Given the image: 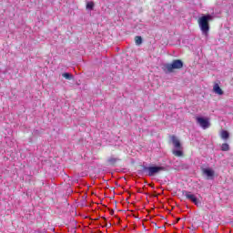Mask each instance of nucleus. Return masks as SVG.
I'll list each match as a JSON object with an SVG mask.
<instances>
[{"instance_id":"obj_1","label":"nucleus","mask_w":233,"mask_h":233,"mask_svg":"<svg viewBox=\"0 0 233 233\" xmlns=\"http://www.w3.org/2000/svg\"><path fill=\"white\" fill-rule=\"evenodd\" d=\"M183 68V61L179 59L173 60L172 63H166L162 66L165 74H172L174 70H181Z\"/></svg>"},{"instance_id":"obj_2","label":"nucleus","mask_w":233,"mask_h":233,"mask_svg":"<svg viewBox=\"0 0 233 233\" xmlns=\"http://www.w3.org/2000/svg\"><path fill=\"white\" fill-rule=\"evenodd\" d=\"M209 21H212L211 15H205L198 18V26L203 35H208V32L210 31V25H208Z\"/></svg>"},{"instance_id":"obj_3","label":"nucleus","mask_w":233,"mask_h":233,"mask_svg":"<svg viewBox=\"0 0 233 233\" xmlns=\"http://www.w3.org/2000/svg\"><path fill=\"white\" fill-rule=\"evenodd\" d=\"M162 170H165V167L157 166L143 167V172H145V174L150 177L156 176V174H159V172Z\"/></svg>"},{"instance_id":"obj_4","label":"nucleus","mask_w":233,"mask_h":233,"mask_svg":"<svg viewBox=\"0 0 233 233\" xmlns=\"http://www.w3.org/2000/svg\"><path fill=\"white\" fill-rule=\"evenodd\" d=\"M196 121L203 130H207L210 127V121H208V118H205L202 116H196Z\"/></svg>"},{"instance_id":"obj_5","label":"nucleus","mask_w":233,"mask_h":233,"mask_svg":"<svg viewBox=\"0 0 233 233\" xmlns=\"http://www.w3.org/2000/svg\"><path fill=\"white\" fill-rule=\"evenodd\" d=\"M183 194L185 198H187V199H189V201H192V203H194L197 206L199 205V201L198 200V198H196V195L192 194V192L184 191Z\"/></svg>"},{"instance_id":"obj_6","label":"nucleus","mask_w":233,"mask_h":233,"mask_svg":"<svg viewBox=\"0 0 233 233\" xmlns=\"http://www.w3.org/2000/svg\"><path fill=\"white\" fill-rule=\"evenodd\" d=\"M203 175L207 176L208 179H214V170L212 168H203Z\"/></svg>"},{"instance_id":"obj_7","label":"nucleus","mask_w":233,"mask_h":233,"mask_svg":"<svg viewBox=\"0 0 233 233\" xmlns=\"http://www.w3.org/2000/svg\"><path fill=\"white\" fill-rule=\"evenodd\" d=\"M213 92L218 94V96H223V89L219 86L218 84H215L213 86Z\"/></svg>"},{"instance_id":"obj_8","label":"nucleus","mask_w":233,"mask_h":233,"mask_svg":"<svg viewBox=\"0 0 233 233\" xmlns=\"http://www.w3.org/2000/svg\"><path fill=\"white\" fill-rule=\"evenodd\" d=\"M171 141L175 147V148H181V142H179V139L176 137H171Z\"/></svg>"},{"instance_id":"obj_9","label":"nucleus","mask_w":233,"mask_h":233,"mask_svg":"<svg viewBox=\"0 0 233 233\" xmlns=\"http://www.w3.org/2000/svg\"><path fill=\"white\" fill-rule=\"evenodd\" d=\"M95 5L94 1H86V10H94Z\"/></svg>"},{"instance_id":"obj_10","label":"nucleus","mask_w":233,"mask_h":233,"mask_svg":"<svg viewBox=\"0 0 233 233\" xmlns=\"http://www.w3.org/2000/svg\"><path fill=\"white\" fill-rule=\"evenodd\" d=\"M173 154L174 156H177V157H181V156H183V151H181V149L178 148L177 150H173Z\"/></svg>"},{"instance_id":"obj_11","label":"nucleus","mask_w":233,"mask_h":233,"mask_svg":"<svg viewBox=\"0 0 233 233\" xmlns=\"http://www.w3.org/2000/svg\"><path fill=\"white\" fill-rule=\"evenodd\" d=\"M117 161H119V158H116L114 157H112L108 159V163H110V165H116V163H117Z\"/></svg>"},{"instance_id":"obj_12","label":"nucleus","mask_w":233,"mask_h":233,"mask_svg":"<svg viewBox=\"0 0 233 233\" xmlns=\"http://www.w3.org/2000/svg\"><path fill=\"white\" fill-rule=\"evenodd\" d=\"M229 146L228 144L225 143V144H222V147H221V150H223V152H228V150H229Z\"/></svg>"},{"instance_id":"obj_13","label":"nucleus","mask_w":233,"mask_h":233,"mask_svg":"<svg viewBox=\"0 0 233 233\" xmlns=\"http://www.w3.org/2000/svg\"><path fill=\"white\" fill-rule=\"evenodd\" d=\"M62 77H65V79H68L70 81V79L73 78L72 75L69 73H64L62 74Z\"/></svg>"},{"instance_id":"obj_14","label":"nucleus","mask_w":233,"mask_h":233,"mask_svg":"<svg viewBox=\"0 0 233 233\" xmlns=\"http://www.w3.org/2000/svg\"><path fill=\"white\" fill-rule=\"evenodd\" d=\"M135 41L136 45H141V43H143V38H141V36H136Z\"/></svg>"},{"instance_id":"obj_15","label":"nucleus","mask_w":233,"mask_h":233,"mask_svg":"<svg viewBox=\"0 0 233 233\" xmlns=\"http://www.w3.org/2000/svg\"><path fill=\"white\" fill-rule=\"evenodd\" d=\"M221 137L222 139H228V133L227 131H222Z\"/></svg>"}]
</instances>
